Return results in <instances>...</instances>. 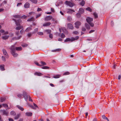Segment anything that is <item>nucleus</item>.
<instances>
[{
    "label": "nucleus",
    "instance_id": "nucleus-45",
    "mask_svg": "<svg viewBox=\"0 0 121 121\" xmlns=\"http://www.w3.org/2000/svg\"><path fill=\"white\" fill-rule=\"evenodd\" d=\"M88 23L90 25L91 27H93L94 26V24L93 23L91 22Z\"/></svg>",
    "mask_w": 121,
    "mask_h": 121
},
{
    "label": "nucleus",
    "instance_id": "nucleus-56",
    "mask_svg": "<svg viewBox=\"0 0 121 121\" xmlns=\"http://www.w3.org/2000/svg\"><path fill=\"white\" fill-rule=\"evenodd\" d=\"M24 32V30L23 29L21 30L20 31V33L22 34H23Z\"/></svg>",
    "mask_w": 121,
    "mask_h": 121
},
{
    "label": "nucleus",
    "instance_id": "nucleus-43",
    "mask_svg": "<svg viewBox=\"0 0 121 121\" xmlns=\"http://www.w3.org/2000/svg\"><path fill=\"white\" fill-rule=\"evenodd\" d=\"M37 34L39 35H43V32H38L37 33Z\"/></svg>",
    "mask_w": 121,
    "mask_h": 121
},
{
    "label": "nucleus",
    "instance_id": "nucleus-39",
    "mask_svg": "<svg viewBox=\"0 0 121 121\" xmlns=\"http://www.w3.org/2000/svg\"><path fill=\"white\" fill-rule=\"evenodd\" d=\"M61 49L60 48H59L57 49L56 50H52V51L53 52H54L56 51H60L61 50Z\"/></svg>",
    "mask_w": 121,
    "mask_h": 121
},
{
    "label": "nucleus",
    "instance_id": "nucleus-32",
    "mask_svg": "<svg viewBox=\"0 0 121 121\" xmlns=\"http://www.w3.org/2000/svg\"><path fill=\"white\" fill-rule=\"evenodd\" d=\"M85 3V1L83 0H82V1L80 3V4L81 5L83 6L84 5Z\"/></svg>",
    "mask_w": 121,
    "mask_h": 121
},
{
    "label": "nucleus",
    "instance_id": "nucleus-55",
    "mask_svg": "<svg viewBox=\"0 0 121 121\" xmlns=\"http://www.w3.org/2000/svg\"><path fill=\"white\" fill-rule=\"evenodd\" d=\"M80 14L79 13H78L76 14V16L78 17H79L80 16V14Z\"/></svg>",
    "mask_w": 121,
    "mask_h": 121
},
{
    "label": "nucleus",
    "instance_id": "nucleus-1",
    "mask_svg": "<svg viewBox=\"0 0 121 121\" xmlns=\"http://www.w3.org/2000/svg\"><path fill=\"white\" fill-rule=\"evenodd\" d=\"M11 52L13 56L14 57H16L18 56V54L15 53V50L14 45H12L10 48Z\"/></svg>",
    "mask_w": 121,
    "mask_h": 121
},
{
    "label": "nucleus",
    "instance_id": "nucleus-6",
    "mask_svg": "<svg viewBox=\"0 0 121 121\" xmlns=\"http://www.w3.org/2000/svg\"><path fill=\"white\" fill-rule=\"evenodd\" d=\"M1 111L2 112L3 114L7 116H8L9 113L8 112L6 111L4 109L1 110Z\"/></svg>",
    "mask_w": 121,
    "mask_h": 121
},
{
    "label": "nucleus",
    "instance_id": "nucleus-54",
    "mask_svg": "<svg viewBox=\"0 0 121 121\" xmlns=\"http://www.w3.org/2000/svg\"><path fill=\"white\" fill-rule=\"evenodd\" d=\"M69 72H66L64 73V74H63V75H69Z\"/></svg>",
    "mask_w": 121,
    "mask_h": 121
},
{
    "label": "nucleus",
    "instance_id": "nucleus-34",
    "mask_svg": "<svg viewBox=\"0 0 121 121\" xmlns=\"http://www.w3.org/2000/svg\"><path fill=\"white\" fill-rule=\"evenodd\" d=\"M72 20V18L70 16H68L67 17V20L69 21H71Z\"/></svg>",
    "mask_w": 121,
    "mask_h": 121
},
{
    "label": "nucleus",
    "instance_id": "nucleus-57",
    "mask_svg": "<svg viewBox=\"0 0 121 121\" xmlns=\"http://www.w3.org/2000/svg\"><path fill=\"white\" fill-rule=\"evenodd\" d=\"M8 33H9V32L8 31H5V32H4V34H3V35H7V34H8Z\"/></svg>",
    "mask_w": 121,
    "mask_h": 121
},
{
    "label": "nucleus",
    "instance_id": "nucleus-58",
    "mask_svg": "<svg viewBox=\"0 0 121 121\" xmlns=\"http://www.w3.org/2000/svg\"><path fill=\"white\" fill-rule=\"evenodd\" d=\"M42 68L44 69H48L49 67L47 66H45Z\"/></svg>",
    "mask_w": 121,
    "mask_h": 121
},
{
    "label": "nucleus",
    "instance_id": "nucleus-62",
    "mask_svg": "<svg viewBox=\"0 0 121 121\" xmlns=\"http://www.w3.org/2000/svg\"><path fill=\"white\" fill-rule=\"evenodd\" d=\"M28 98H29V101H31V102L32 101V100L31 99L30 97L29 96Z\"/></svg>",
    "mask_w": 121,
    "mask_h": 121
},
{
    "label": "nucleus",
    "instance_id": "nucleus-29",
    "mask_svg": "<svg viewBox=\"0 0 121 121\" xmlns=\"http://www.w3.org/2000/svg\"><path fill=\"white\" fill-rule=\"evenodd\" d=\"M13 17L15 18H20V16L19 15H15Z\"/></svg>",
    "mask_w": 121,
    "mask_h": 121
},
{
    "label": "nucleus",
    "instance_id": "nucleus-5",
    "mask_svg": "<svg viewBox=\"0 0 121 121\" xmlns=\"http://www.w3.org/2000/svg\"><path fill=\"white\" fill-rule=\"evenodd\" d=\"M29 96L26 94V93L24 91L23 92V97H24L25 100L27 101L28 100V98Z\"/></svg>",
    "mask_w": 121,
    "mask_h": 121
},
{
    "label": "nucleus",
    "instance_id": "nucleus-24",
    "mask_svg": "<svg viewBox=\"0 0 121 121\" xmlns=\"http://www.w3.org/2000/svg\"><path fill=\"white\" fill-rule=\"evenodd\" d=\"M85 26L87 29H89L90 28V27L89 25L88 24L86 23L85 24Z\"/></svg>",
    "mask_w": 121,
    "mask_h": 121
},
{
    "label": "nucleus",
    "instance_id": "nucleus-17",
    "mask_svg": "<svg viewBox=\"0 0 121 121\" xmlns=\"http://www.w3.org/2000/svg\"><path fill=\"white\" fill-rule=\"evenodd\" d=\"M84 12V10L82 8L79 9L78 12L80 14L83 13Z\"/></svg>",
    "mask_w": 121,
    "mask_h": 121
},
{
    "label": "nucleus",
    "instance_id": "nucleus-59",
    "mask_svg": "<svg viewBox=\"0 0 121 121\" xmlns=\"http://www.w3.org/2000/svg\"><path fill=\"white\" fill-rule=\"evenodd\" d=\"M31 35L32 33H29L27 34V35L29 37H30L31 36Z\"/></svg>",
    "mask_w": 121,
    "mask_h": 121
},
{
    "label": "nucleus",
    "instance_id": "nucleus-47",
    "mask_svg": "<svg viewBox=\"0 0 121 121\" xmlns=\"http://www.w3.org/2000/svg\"><path fill=\"white\" fill-rule=\"evenodd\" d=\"M45 31L47 32L49 34L51 32V30H45Z\"/></svg>",
    "mask_w": 121,
    "mask_h": 121
},
{
    "label": "nucleus",
    "instance_id": "nucleus-63",
    "mask_svg": "<svg viewBox=\"0 0 121 121\" xmlns=\"http://www.w3.org/2000/svg\"><path fill=\"white\" fill-rule=\"evenodd\" d=\"M73 33L77 35L78 33V32L77 31H75L73 32Z\"/></svg>",
    "mask_w": 121,
    "mask_h": 121
},
{
    "label": "nucleus",
    "instance_id": "nucleus-60",
    "mask_svg": "<svg viewBox=\"0 0 121 121\" xmlns=\"http://www.w3.org/2000/svg\"><path fill=\"white\" fill-rule=\"evenodd\" d=\"M82 30L83 31H85L86 30V29L84 27H82Z\"/></svg>",
    "mask_w": 121,
    "mask_h": 121
},
{
    "label": "nucleus",
    "instance_id": "nucleus-50",
    "mask_svg": "<svg viewBox=\"0 0 121 121\" xmlns=\"http://www.w3.org/2000/svg\"><path fill=\"white\" fill-rule=\"evenodd\" d=\"M41 15V14H37L36 15V18H38V17H40Z\"/></svg>",
    "mask_w": 121,
    "mask_h": 121
},
{
    "label": "nucleus",
    "instance_id": "nucleus-22",
    "mask_svg": "<svg viewBox=\"0 0 121 121\" xmlns=\"http://www.w3.org/2000/svg\"><path fill=\"white\" fill-rule=\"evenodd\" d=\"M17 106L19 109L22 111H23L24 109V108L22 107L21 106L19 105H17Z\"/></svg>",
    "mask_w": 121,
    "mask_h": 121
},
{
    "label": "nucleus",
    "instance_id": "nucleus-10",
    "mask_svg": "<svg viewBox=\"0 0 121 121\" xmlns=\"http://www.w3.org/2000/svg\"><path fill=\"white\" fill-rule=\"evenodd\" d=\"M67 13L69 14H71L75 11L74 10L70 9H67Z\"/></svg>",
    "mask_w": 121,
    "mask_h": 121
},
{
    "label": "nucleus",
    "instance_id": "nucleus-18",
    "mask_svg": "<svg viewBox=\"0 0 121 121\" xmlns=\"http://www.w3.org/2000/svg\"><path fill=\"white\" fill-rule=\"evenodd\" d=\"M9 36L8 35H5L2 36V39H8Z\"/></svg>",
    "mask_w": 121,
    "mask_h": 121
},
{
    "label": "nucleus",
    "instance_id": "nucleus-35",
    "mask_svg": "<svg viewBox=\"0 0 121 121\" xmlns=\"http://www.w3.org/2000/svg\"><path fill=\"white\" fill-rule=\"evenodd\" d=\"M30 0L35 4H36L37 2V0Z\"/></svg>",
    "mask_w": 121,
    "mask_h": 121
},
{
    "label": "nucleus",
    "instance_id": "nucleus-48",
    "mask_svg": "<svg viewBox=\"0 0 121 121\" xmlns=\"http://www.w3.org/2000/svg\"><path fill=\"white\" fill-rule=\"evenodd\" d=\"M2 105L5 108H7L8 107V105L6 104H3Z\"/></svg>",
    "mask_w": 121,
    "mask_h": 121
},
{
    "label": "nucleus",
    "instance_id": "nucleus-30",
    "mask_svg": "<svg viewBox=\"0 0 121 121\" xmlns=\"http://www.w3.org/2000/svg\"><path fill=\"white\" fill-rule=\"evenodd\" d=\"M21 36H20L18 37L17 38H16V37H14L12 38V39L13 40H16V39H20L21 38Z\"/></svg>",
    "mask_w": 121,
    "mask_h": 121
},
{
    "label": "nucleus",
    "instance_id": "nucleus-15",
    "mask_svg": "<svg viewBox=\"0 0 121 121\" xmlns=\"http://www.w3.org/2000/svg\"><path fill=\"white\" fill-rule=\"evenodd\" d=\"M30 5V4L28 2H27L25 4L24 7L25 8H28L29 7Z\"/></svg>",
    "mask_w": 121,
    "mask_h": 121
},
{
    "label": "nucleus",
    "instance_id": "nucleus-16",
    "mask_svg": "<svg viewBox=\"0 0 121 121\" xmlns=\"http://www.w3.org/2000/svg\"><path fill=\"white\" fill-rule=\"evenodd\" d=\"M23 27L22 26L19 25V26H17L16 27L15 29L17 30H20L21 28H23Z\"/></svg>",
    "mask_w": 121,
    "mask_h": 121
},
{
    "label": "nucleus",
    "instance_id": "nucleus-2",
    "mask_svg": "<svg viewBox=\"0 0 121 121\" xmlns=\"http://www.w3.org/2000/svg\"><path fill=\"white\" fill-rule=\"evenodd\" d=\"M79 38L78 36H76L74 38L71 37V38H67L65 40V42L71 41L72 42L73 41L77 40Z\"/></svg>",
    "mask_w": 121,
    "mask_h": 121
},
{
    "label": "nucleus",
    "instance_id": "nucleus-51",
    "mask_svg": "<svg viewBox=\"0 0 121 121\" xmlns=\"http://www.w3.org/2000/svg\"><path fill=\"white\" fill-rule=\"evenodd\" d=\"M29 14L30 15H34L35 14V13L34 12H31L29 13Z\"/></svg>",
    "mask_w": 121,
    "mask_h": 121
},
{
    "label": "nucleus",
    "instance_id": "nucleus-8",
    "mask_svg": "<svg viewBox=\"0 0 121 121\" xmlns=\"http://www.w3.org/2000/svg\"><path fill=\"white\" fill-rule=\"evenodd\" d=\"M28 104L30 107H31L32 108L34 109H35L36 108H37L38 107L36 105V104L34 103V107L31 104Z\"/></svg>",
    "mask_w": 121,
    "mask_h": 121
},
{
    "label": "nucleus",
    "instance_id": "nucleus-37",
    "mask_svg": "<svg viewBox=\"0 0 121 121\" xmlns=\"http://www.w3.org/2000/svg\"><path fill=\"white\" fill-rule=\"evenodd\" d=\"M20 115L19 114H18L15 117L14 119H17L19 117Z\"/></svg>",
    "mask_w": 121,
    "mask_h": 121
},
{
    "label": "nucleus",
    "instance_id": "nucleus-4",
    "mask_svg": "<svg viewBox=\"0 0 121 121\" xmlns=\"http://www.w3.org/2000/svg\"><path fill=\"white\" fill-rule=\"evenodd\" d=\"M2 51L3 55L5 56V57L6 58H8L9 57V56L6 50L4 49H3Z\"/></svg>",
    "mask_w": 121,
    "mask_h": 121
},
{
    "label": "nucleus",
    "instance_id": "nucleus-33",
    "mask_svg": "<svg viewBox=\"0 0 121 121\" xmlns=\"http://www.w3.org/2000/svg\"><path fill=\"white\" fill-rule=\"evenodd\" d=\"M27 17V16L25 15H23L22 16H20V18L22 19H25Z\"/></svg>",
    "mask_w": 121,
    "mask_h": 121
},
{
    "label": "nucleus",
    "instance_id": "nucleus-21",
    "mask_svg": "<svg viewBox=\"0 0 121 121\" xmlns=\"http://www.w3.org/2000/svg\"><path fill=\"white\" fill-rule=\"evenodd\" d=\"M15 51H21L22 50V48L21 47H15Z\"/></svg>",
    "mask_w": 121,
    "mask_h": 121
},
{
    "label": "nucleus",
    "instance_id": "nucleus-28",
    "mask_svg": "<svg viewBox=\"0 0 121 121\" xmlns=\"http://www.w3.org/2000/svg\"><path fill=\"white\" fill-rule=\"evenodd\" d=\"M10 114L11 115L13 116H14L16 114V112L13 111H11L10 112Z\"/></svg>",
    "mask_w": 121,
    "mask_h": 121
},
{
    "label": "nucleus",
    "instance_id": "nucleus-46",
    "mask_svg": "<svg viewBox=\"0 0 121 121\" xmlns=\"http://www.w3.org/2000/svg\"><path fill=\"white\" fill-rule=\"evenodd\" d=\"M86 10L87 11H88L90 12H91L92 11V9L88 7L86 9Z\"/></svg>",
    "mask_w": 121,
    "mask_h": 121
},
{
    "label": "nucleus",
    "instance_id": "nucleus-11",
    "mask_svg": "<svg viewBox=\"0 0 121 121\" xmlns=\"http://www.w3.org/2000/svg\"><path fill=\"white\" fill-rule=\"evenodd\" d=\"M65 3L66 4L68 5L71 7H72L73 6V4L70 2L66 1H65Z\"/></svg>",
    "mask_w": 121,
    "mask_h": 121
},
{
    "label": "nucleus",
    "instance_id": "nucleus-7",
    "mask_svg": "<svg viewBox=\"0 0 121 121\" xmlns=\"http://www.w3.org/2000/svg\"><path fill=\"white\" fill-rule=\"evenodd\" d=\"M52 18V16L50 15L44 18V19L46 21H48L51 20Z\"/></svg>",
    "mask_w": 121,
    "mask_h": 121
},
{
    "label": "nucleus",
    "instance_id": "nucleus-52",
    "mask_svg": "<svg viewBox=\"0 0 121 121\" xmlns=\"http://www.w3.org/2000/svg\"><path fill=\"white\" fill-rule=\"evenodd\" d=\"M40 63L41 64L43 65H46V63H45L44 62L41 61L40 62Z\"/></svg>",
    "mask_w": 121,
    "mask_h": 121
},
{
    "label": "nucleus",
    "instance_id": "nucleus-61",
    "mask_svg": "<svg viewBox=\"0 0 121 121\" xmlns=\"http://www.w3.org/2000/svg\"><path fill=\"white\" fill-rule=\"evenodd\" d=\"M49 37L50 38H52L53 37L52 35V34H49Z\"/></svg>",
    "mask_w": 121,
    "mask_h": 121
},
{
    "label": "nucleus",
    "instance_id": "nucleus-36",
    "mask_svg": "<svg viewBox=\"0 0 121 121\" xmlns=\"http://www.w3.org/2000/svg\"><path fill=\"white\" fill-rule=\"evenodd\" d=\"M93 15L95 18H97L98 17V16L97 14L96 13H93Z\"/></svg>",
    "mask_w": 121,
    "mask_h": 121
},
{
    "label": "nucleus",
    "instance_id": "nucleus-23",
    "mask_svg": "<svg viewBox=\"0 0 121 121\" xmlns=\"http://www.w3.org/2000/svg\"><path fill=\"white\" fill-rule=\"evenodd\" d=\"M34 18L33 17L29 18L27 20V21L31 22L32 21L34 20Z\"/></svg>",
    "mask_w": 121,
    "mask_h": 121
},
{
    "label": "nucleus",
    "instance_id": "nucleus-49",
    "mask_svg": "<svg viewBox=\"0 0 121 121\" xmlns=\"http://www.w3.org/2000/svg\"><path fill=\"white\" fill-rule=\"evenodd\" d=\"M38 28H36L34 30V31L33 33H32L34 34L36 32H37V31H38Z\"/></svg>",
    "mask_w": 121,
    "mask_h": 121
},
{
    "label": "nucleus",
    "instance_id": "nucleus-41",
    "mask_svg": "<svg viewBox=\"0 0 121 121\" xmlns=\"http://www.w3.org/2000/svg\"><path fill=\"white\" fill-rule=\"evenodd\" d=\"M17 96L18 97L20 98H22L23 96V95L21 94H19L17 95Z\"/></svg>",
    "mask_w": 121,
    "mask_h": 121
},
{
    "label": "nucleus",
    "instance_id": "nucleus-12",
    "mask_svg": "<svg viewBox=\"0 0 121 121\" xmlns=\"http://www.w3.org/2000/svg\"><path fill=\"white\" fill-rule=\"evenodd\" d=\"M86 21L88 23L91 22L93 21V18L89 17H88L86 19Z\"/></svg>",
    "mask_w": 121,
    "mask_h": 121
},
{
    "label": "nucleus",
    "instance_id": "nucleus-42",
    "mask_svg": "<svg viewBox=\"0 0 121 121\" xmlns=\"http://www.w3.org/2000/svg\"><path fill=\"white\" fill-rule=\"evenodd\" d=\"M5 100V98H1L0 101L1 102H3Z\"/></svg>",
    "mask_w": 121,
    "mask_h": 121
},
{
    "label": "nucleus",
    "instance_id": "nucleus-9",
    "mask_svg": "<svg viewBox=\"0 0 121 121\" xmlns=\"http://www.w3.org/2000/svg\"><path fill=\"white\" fill-rule=\"evenodd\" d=\"M81 23L79 22H77L75 23V27L77 28H79V26L81 25Z\"/></svg>",
    "mask_w": 121,
    "mask_h": 121
},
{
    "label": "nucleus",
    "instance_id": "nucleus-44",
    "mask_svg": "<svg viewBox=\"0 0 121 121\" xmlns=\"http://www.w3.org/2000/svg\"><path fill=\"white\" fill-rule=\"evenodd\" d=\"M35 63L37 66H41L42 65L39 64L36 61H35Z\"/></svg>",
    "mask_w": 121,
    "mask_h": 121
},
{
    "label": "nucleus",
    "instance_id": "nucleus-13",
    "mask_svg": "<svg viewBox=\"0 0 121 121\" xmlns=\"http://www.w3.org/2000/svg\"><path fill=\"white\" fill-rule=\"evenodd\" d=\"M68 27L69 29H72L73 28V26L71 23H69L67 24Z\"/></svg>",
    "mask_w": 121,
    "mask_h": 121
},
{
    "label": "nucleus",
    "instance_id": "nucleus-20",
    "mask_svg": "<svg viewBox=\"0 0 121 121\" xmlns=\"http://www.w3.org/2000/svg\"><path fill=\"white\" fill-rule=\"evenodd\" d=\"M4 65H0V69L2 71H4L5 70L4 68Z\"/></svg>",
    "mask_w": 121,
    "mask_h": 121
},
{
    "label": "nucleus",
    "instance_id": "nucleus-53",
    "mask_svg": "<svg viewBox=\"0 0 121 121\" xmlns=\"http://www.w3.org/2000/svg\"><path fill=\"white\" fill-rule=\"evenodd\" d=\"M65 37V35L63 33L61 35V37L62 38H64Z\"/></svg>",
    "mask_w": 121,
    "mask_h": 121
},
{
    "label": "nucleus",
    "instance_id": "nucleus-27",
    "mask_svg": "<svg viewBox=\"0 0 121 121\" xmlns=\"http://www.w3.org/2000/svg\"><path fill=\"white\" fill-rule=\"evenodd\" d=\"M34 74L35 75H37L38 76H41L42 74L40 73L35 72L34 73Z\"/></svg>",
    "mask_w": 121,
    "mask_h": 121
},
{
    "label": "nucleus",
    "instance_id": "nucleus-19",
    "mask_svg": "<svg viewBox=\"0 0 121 121\" xmlns=\"http://www.w3.org/2000/svg\"><path fill=\"white\" fill-rule=\"evenodd\" d=\"M51 24V23L50 22H48L43 24V26H48L50 25Z\"/></svg>",
    "mask_w": 121,
    "mask_h": 121
},
{
    "label": "nucleus",
    "instance_id": "nucleus-38",
    "mask_svg": "<svg viewBox=\"0 0 121 121\" xmlns=\"http://www.w3.org/2000/svg\"><path fill=\"white\" fill-rule=\"evenodd\" d=\"M28 46V44L26 43H24L22 45V46L23 47H26Z\"/></svg>",
    "mask_w": 121,
    "mask_h": 121
},
{
    "label": "nucleus",
    "instance_id": "nucleus-3",
    "mask_svg": "<svg viewBox=\"0 0 121 121\" xmlns=\"http://www.w3.org/2000/svg\"><path fill=\"white\" fill-rule=\"evenodd\" d=\"M13 20L15 22L16 26H18L20 25V23L22 22V20L21 19H19L16 20L15 19H13Z\"/></svg>",
    "mask_w": 121,
    "mask_h": 121
},
{
    "label": "nucleus",
    "instance_id": "nucleus-64",
    "mask_svg": "<svg viewBox=\"0 0 121 121\" xmlns=\"http://www.w3.org/2000/svg\"><path fill=\"white\" fill-rule=\"evenodd\" d=\"M95 30H91L89 32V33H92L93 32L95 31Z\"/></svg>",
    "mask_w": 121,
    "mask_h": 121
},
{
    "label": "nucleus",
    "instance_id": "nucleus-26",
    "mask_svg": "<svg viewBox=\"0 0 121 121\" xmlns=\"http://www.w3.org/2000/svg\"><path fill=\"white\" fill-rule=\"evenodd\" d=\"M32 28L31 27H29L27 28L25 30V31L26 32H27L32 30Z\"/></svg>",
    "mask_w": 121,
    "mask_h": 121
},
{
    "label": "nucleus",
    "instance_id": "nucleus-31",
    "mask_svg": "<svg viewBox=\"0 0 121 121\" xmlns=\"http://www.w3.org/2000/svg\"><path fill=\"white\" fill-rule=\"evenodd\" d=\"M60 76V75H55L53 77V78H59Z\"/></svg>",
    "mask_w": 121,
    "mask_h": 121
},
{
    "label": "nucleus",
    "instance_id": "nucleus-40",
    "mask_svg": "<svg viewBox=\"0 0 121 121\" xmlns=\"http://www.w3.org/2000/svg\"><path fill=\"white\" fill-rule=\"evenodd\" d=\"M1 58L2 60L4 62H5L6 61L5 58L4 56H2Z\"/></svg>",
    "mask_w": 121,
    "mask_h": 121
},
{
    "label": "nucleus",
    "instance_id": "nucleus-14",
    "mask_svg": "<svg viewBox=\"0 0 121 121\" xmlns=\"http://www.w3.org/2000/svg\"><path fill=\"white\" fill-rule=\"evenodd\" d=\"M32 113L31 112H26L25 113V115L26 116L30 117L32 116Z\"/></svg>",
    "mask_w": 121,
    "mask_h": 121
},
{
    "label": "nucleus",
    "instance_id": "nucleus-25",
    "mask_svg": "<svg viewBox=\"0 0 121 121\" xmlns=\"http://www.w3.org/2000/svg\"><path fill=\"white\" fill-rule=\"evenodd\" d=\"M102 117L104 119H106L108 121H109L108 119L104 115H102Z\"/></svg>",
    "mask_w": 121,
    "mask_h": 121
}]
</instances>
